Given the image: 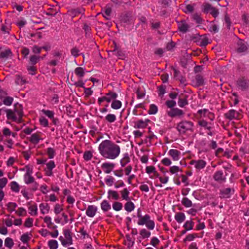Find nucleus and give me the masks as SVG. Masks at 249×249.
Returning a JSON list of instances; mask_svg holds the SVG:
<instances>
[{"instance_id": "nucleus-51", "label": "nucleus", "mask_w": 249, "mask_h": 249, "mask_svg": "<svg viewBox=\"0 0 249 249\" xmlns=\"http://www.w3.org/2000/svg\"><path fill=\"white\" fill-rule=\"evenodd\" d=\"M197 233H193L188 234L186 238L183 240L184 242H186L187 241H193L196 237H197Z\"/></svg>"}, {"instance_id": "nucleus-42", "label": "nucleus", "mask_w": 249, "mask_h": 249, "mask_svg": "<svg viewBox=\"0 0 249 249\" xmlns=\"http://www.w3.org/2000/svg\"><path fill=\"white\" fill-rule=\"evenodd\" d=\"M11 189L16 193L19 191V186L16 181H12L10 183Z\"/></svg>"}, {"instance_id": "nucleus-8", "label": "nucleus", "mask_w": 249, "mask_h": 249, "mask_svg": "<svg viewBox=\"0 0 249 249\" xmlns=\"http://www.w3.org/2000/svg\"><path fill=\"white\" fill-rule=\"evenodd\" d=\"M204 78L203 76L200 74H196L195 76V79L192 80V85L194 87H199L204 85Z\"/></svg>"}, {"instance_id": "nucleus-45", "label": "nucleus", "mask_w": 249, "mask_h": 249, "mask_svg": "<svg viewBox=\"0 0 249 249\" xmlns=\"http://www.w3.org/2000/svg\"><path fill=\"white\" fill-rule=\"evenodd\" d=\"M140 235H141L142 237L143 238V239H144V238H148L149 237L150 235H151V233L150 231H147L146 229H142L140 232Z\"/></svg>"}, {"instance_id": "nucleus-17", "label": "nucleus", "mask_w": 249, "mask_h": 249, "mask_svg": "<svg viewBox=\"0 0 249 249\" xmlns=\"http://www.w3.org/2000/svg\"><path fill=\"white\" fill-rule=\"evenodd\" d=\"M114 166L115 164L113 163L105 162L102 164L101 168L106 173L109 174L113 170Z\"/></svg>"}, {"instance_id": "nucleus-40", "label": "nucleus", "mask_w": 249, "mask_h": 249, "mask_svg": "<svg viewBox=\"0 0 249 249\" xmlns=\"http://www.w3.org/2000/svg\"><path fill=\"white\" fill-rule=\"evenodd\" d=\"M14 243L13 239L10 237H7L5 239L4 245L11 249L14 246Z\"/></svg>"}, {"instance_id": "nucleus-19", "label": "nucleus", "mask_w": 249, "mask_h": 249, "mask_svg": "<svg viewBox=\"0 0 249 249\" xmlns=\"http://www.w3.org/2000/svg\"><path fill=\"white\" fill-rule=\"evenodd\" d=\"M97 208L93 205H89L86 210V214L89 217H93L97 212Z\"/></svg>"}, {"instance_id": "nucleus-10", "label": "nucleus", "mask_w": 249, "mask_h": 249, "mask_svg": "<svg viewBox=\"0 0 249 249\" xmlns=\"http://www.w3.org/2000/svg\"><path fill=\"white\" fill-rule=\"evenodd\" d=\"M194 39H196L195 42L202 47L206 46L209 43V39L206 35L199 36L198 37H195Z\"/></svg>"}, {"instance_id": "nucleus-28", "label": "nucleus", "mask_w": 249, "mask_h": 249, "mask_svg": "<svg viewBox=\"0 0 249 249\" xmlns=\"http://www.w3.org/2000/svg\"><path fill=\"white\" fill-rule=\"evenodd\" d=\"M64 234L66 240L67 241V242H68V245H71L72 244V239L70 230H65L64 231Z\"/></svg>"}, {"instance_id": "nucleus-24", "label": "nucleus", "mask_w": 249, "mask_h": 249, "mask_svg": "<svg viewBox=\"0 0 249 249\" xmlns=\"http://www.w3.org/2000/svg\"><path fill=\"white\" fill-rule=\"evenodd\" d=\"M12 55V53L10 49L1 51L0 50V58H7L9 56Z\"/></svg>"}, {"instance_id": "nucleus-4", "label": "nucleus", "mask_w": 249, "mask_h": 249, "mask_svg": "<svg viewBox=\"0 0 249 249\" xmlns=\"http://www.w3.org/2000/svg\"><path fill=\"white\" fill-rule=\"evenodd\" d=\"M203 12L206 14L210 13L214 18L217 17L219 14L218 10L209 3L204 5Z\"/></svg>"}, {"instance_id": "nucleus-16", "label": "nucleus", "mask_w": 249, "mask_h": 249, "mask_svg": "<svg viewBox=\"0 0 249 249\" xmlns=\"http://www.w3.org/2000/svg\"><path fill=\"white\" fill-rule=\"evenodd\" d=\"M5 112L6 113L7 118L8 120H11L13 122H18V118L16 117V115L13 110L10 109H6L4 110Z\"/></svg>"}, {"instance_id": "nucleus-38", "label": "nucleus", "mask_w": 249, "mask_h": 249, "mask_svg": "<svg viewBox=\"0 0 249 249\" xmlns=\"http://www.w3.org/2000/svg\"><path fill=\"white\" fill-rule=\"evenodd\" d=\"M134 208V204L131 201H128L124 205L125 210L128 212L133 211Z\"/></svg>"}, {"instance_id": "nucleus-41", "label": "nucleus", "mask_w": 249, "mask_h": 249, "mask_svg": "<svg viewBox=\"0 0 249 249\" xmlns=\"http://www.w3.org/2000/svg\"><path fill=\"white\" fill-rule=\"evenodd\" d=\"M121 106L122 103L121 102V101L117 100L116 99L112 101L111 105V107L114 109H118L120 108H121Z\"/></svg>"}, {"instance_id": "nucleus-14", "label": "nucleus", "mask_w": 249, "mask_h": 249, "mask_svg": "<svg viewBox=\"0 0 249 249\" xmlns=\"http://www.w3.org/2000/svg\"><path fill=\"white\" fill-rule=\"evenodd\" d=\"M85 9L83 8L71 9L67 11V14L72 18L78 16L80 14H84Z\"/></svg>"}, {"instance_id": "nucleus-50", "label": "nucleus", "mask_w": 249, "mask_h": 249, "mask_svg": "<svg viewBox=\"0 0 249 249\" xmlns=\"http://www.w3.org/2000/svg\"><path fill=\"white\" fill-rule=\"evenodd\" d=\"M6 206L7 207V210L10 212L14 211L17 207V204L14 202H9Z\"/></svg>"}, {"instance_id": "nucleus-49", "label": "nucleus", "mask_w": 249, "mask_h": 249, "mask_svg": "<svg viewBox=\"0 0 249 249\" xmlns=\"http://www.w3.org/2000/svg\"><path fill=\"white\" fill-rule=\"evenodd\" d=\"M106 120L110 123H112L116 120V116L114 114H108L105 117Z\"/></svg>"}, {"instance_id": "nucleus-64", "label": "nucleus", "mask_w": 249, "mask_h": 249, "mask_svg": "<svg viewBox=\"0 0 249 249\" xmlns=\"http://www.w3.org/2000/svg\"><path fill=\"white\" fill-rule=\"evenodd\" d=\"M193 18L196 21V22L197 23H201L202 22V19L201 18L200 15L196 13L194 14L193 16Z\"/></svg>"}, {"instance_id": "nucleus-21", "label": "nucleus", "mask_w": 249, "mask_h": 249, "mask_svg": "<svg viewBox=\"0 0 249 249\" xmlns=\"http://www.w3.org/2000/svg\"><path fill=\"white\" fill-rule=\"evenodd\" d=\"M125 237L126 240L124 241V244L127 245L128 248L130 249L133 246L135 238L131 237L129 234H126Z\"/></svg>"}, {"instance_id": "nucleus-7", "label": "nucleus", "mask_w": 249, "mask_h": 249, "mask_svg": "<svg viewBox=\"0 0 249 249\" xmlns=\"http://www.w3.org/2000/svg\"><path fill=\"white\" fill-rule=\"evenodd\" d=\"M227 176V172L224 174L222 171H217L213 175V179L219 182H224L226 181V176Z\"/></svg>"}, {"instance_id": "nucleus-60", "label": "nucleus", "mask_w": 249, "mask_h": 249, "mask_svg": "<svg viewBox=\"0 0 249 249\" xmlns=\"http://www.w3.org/2000/svg\"><path fill=\"white\" fill-rule=\"evenodd\" d=\"M63 210V206L59 204H56L54 208V212L55 214H59Z\"/></svg>"}, {"instance_id": "nucleus-33", "label": "nucleus", "mask_w": 249, "mask_h": 249, "mask_svg": "<svg viewBox=\"0 0 249 249\" xmlns=\"http://www.w3.org/2000/svg\"><path fill=\"white\" fill-rule=\"evenodd\" d=\"M187 98V96H185L183 98H182L180 96L179 97L178 104L180 107H183L185 106L188 105V103Z\"/></svg>"}, {"instance_id": "nucleus-39", "label": "nucleus", "mask_w": 249, "mask_h": 249, "mask_svg": "<svg viewBox=\"0 0 249 249\" xmlns=\"http://www.w3.org/2000/svg\"><path fill=\"white\" fill-rule=\"evenodd\" d=\"M181 203L185 207H191L193 205L192 202L187 197H183Z\"/></svg>"}, {"instance_id": "nucleus-12", "label": "nucleus", "mask_w": 249, "mask_h": 249, "mask_svg": "<svg viewBox=\"0 0 249 249\" xmlns=\"http://www.w3.org/2000/svg\"><path fill=\"white\" fill-rule=\"evenodd\" d=\"M191 165H195V167L197 170L203 169L206 165V162L203 160H192L190 162Z\"/></svg>"}, {"instance_id": "nucleus-35", "label": "nucleus", "mask_w": 249, "mask_h": 249, "mask_svg": "<svg viewBox=\"0 0 249 249\" xmlns=\"http://www.w3.org/2000/svg\"><path fill=\"white\" fill-rule=\"evenodd\" d=\"M101 209L104 212H107L111 209L110 205L107 200H104L101 204Z\"/></svg>"}, {"instance_id": "nucleus-54", "label": "nucleus", "mask_w": 249, "mask_h": 249, "mask_svg": "<svg viewBox=\"0 0 249 249\" xmlns=\"http://www.w3.org/2000/svg\"><path fill=\"white\" fill-rule=\"evenodd\" d=\"M92 157V152L90 151H86L85 152L83 158L85 160L88 161L91 159Z\"/></svg>"}, {"instance_id": "nucleus-3", "label": "nucleus", "mask_w": 249, "mask_h": 249, "mask_svg": "<svg viewBox=\"0 0 249 249\" xmlns=\"http://www.w3.org/2000/svg\"><path fill=\"white\" fill-rule=\"evenodd\" d=\"M139 225H145L148 229L152 230L155 228V222L150 219V216L148 214L142 216L138 221Z\"/></svg>"}, {"instance_id": "nucleus-58", "label": "nucleus", "mask_w": 249, "mask_h": 249, "mask_svg": "<svg viewBox=\"0 0 249 249\" xmlns=\"http://www.w3.org/2000/svg\"><path fill=\"white\" fill-rule=\"evenodd\" d=\"M209 112L207 109H200L197 111V114L200 115V117H207V114Z\"/></svg>"}, {"instance_id": "nucleus-1", "label": "nucleus", "mask_w": 249, "mask_h": 249, "mask_svg": "<svg viewBox=\"0 0 249 249\" xmlns=\"http://www.w3.org/2000/svg\"><path fill=\"white\" fill-rule=\"evenodd\" d=\"M98 148L100 154L104 158L112 160L117 158L121 152L119 145L109 140L102 141Z\"/></svg>"}, {"instance_id": "nucleus-26", "label": "nucleus", "mask_w": 249, "mask_h": 249, "mask_svg": "<svg viewBox=\"0 0 249 249\" xmlns=\"http://www.w3.org/2000/svg\"><path fill=\"white\" fill-rule=\"evenodd\" d=\"M231 189L230 188H227L220 190L221 197L222 198H229L230 197V194Z\"/></svg>"}, {"instance_id": "nucleus-46", "label": "nucleus", "mask_w": 249, "mask_h": 249, "mask_svg": "<svg viewBox=\"0 0 249 249\" xmlns=\"http://www.w3.org/2000/svg\"><path fill=\"white\" fill-rule=\"evenodd\" d=\"M158 111V107L154 104H151L150 105L149 109L148 111V113L149 114H155Z\"/></svg>"}, {"instance_id": "nucleus-11", "label": "nucleus", "mask_w": 249, "mask_h": 249, "mask_svg": "<svg viewBox=\"0 0 249 249\" xmlns=\"http://www.w3.org/2000/svg\"><path fill=\"white\" fill-rule=\"evenodd\" d=\"M249 80L244 77L239 78L237 81L238 86L242 90L247 89L249 86Z\"/></svg>"}, {"instance_id": "nucleus-44", "label": "nucleus", "mask_w": 249, "mask_h": 249, "mask_svg": "<svg viewBox=\"0 0 249 249\" xmlns=\"http://www.w3.org/2000/svg\"><path fill=\"white\" fill-rule=\"evenodd\" d=\"M13 98L10 97V96H7L5 97H4V99L3 100V103L6 106H9L12 105L13 102Z\"/></svg>"}, {"instance_id": "nucleus-20", "label": "nucleus", "mask_w": 249, "mask_h": 249, "mask_svg": "<svg viewBox=\"0 0 249 249\" xmlns=\"http://www.w3.org/2000/svg\"><path fill=\"white\" fill-rule=\"evenodd\" d=\"M168 154L174 160H179L180 152L176 149H171L169 150Z\"/></svg>"}, {"instance_id": "nucleus-52", "label": "nucleus", "mask_w": 249, "mask_h": 249, "mask_svg": "<svg viewBox=\"0 0 249 249\" xmlns=\"http://www.w3.org/2000/svg\"><path fill=\"white\" fill-rule=\"evenodd\" d=\"M15 82L17 85H22L26 82L25 80L19 75H17Z\"/></svg>"}, {"instance_id": "nucleus-63", "label": "nucleus", "mask_w": 249, "mask_h": 249, "mask_svg": "<svg viewBox=\"0 0 249 249\" xmlns=\"http://www.w3.org/2000/svg\"><path fill=\"white\" fill-rule=\"evenodd\" d=\"M165 105L171 109L174 108V107L176 105V102L174 100H167L165 102Z\"/></svg>"}, {"instance_id": "nucleus-55", "label": "nucleus", "mask_w": 249, "mask_h": 249, "mask_svg": "<svg viewBox=\"0 0 249 249\" xmlns=\"http://www.w3.org/2000/svg\"><path fill=\"white\" fill-rule=\"evenodd\" d=\"M55 150L52 147H49L47 150V155L50 159H53L55 155Z\"/></svg>"}, {"instance_id": "nucleus-59", "label": "nucleus", "mask_w": 249, "mask_h": 249, "mask_svg": "<svg viewBox=\"0 0 249 249\" xmlns=\"http://www.w3.org/2000/svg\"><path fill=\"white\" fill-rule=\"evenodd\" d=\"M33 219L32 218L29 217L26 219L24 224V226L25 227L27 228H30L33 226Z\"/></svg>"}, {"instance_id": "nucleus-57", "label": "nucleus", "mask_w": 249, "mask_h": 249, "mask_svg": "<svg viewBox=\"0 0 249 249\" xmlns=\"http://www.w3.org/2000/svg\"><path fill=\"white\" fill-rule=\"evenodd\" d=\"M16 213L20 216H25L26 215V211L24 208L20 207L16 211Z\"/></svg>"}, {"instance_id": "nucleus-25", "label": "nucleus", "mask_w": 249, "mask_h": 249, "mask_svg": "<svg viewBox=\"0 0 249 249\" xmlns=\"http://www.w3.org/2000/svg\"><path fill=\"white\" fill-rule=\"evenodd\" d=\"M175 219L178 223H181L185 220V215L184 213L178 212L176 213Z\"/></svg>"}, {"instance_id": "nucleus-48", "label": "nucleus", "mask_w": 249, "mask_h": 249, "mask_svg": "<svg viewBox=\"0 0 249 249\" xmlns=\"http://www.w3.org/2000/svg\"><path fill=\"white\" fill-rule=\"evenodd\" d=\"M130 158L127 154H126L124 157L121 160V164L122 167H124L128 163L130 162Z\"/></svg>"}, {"instance_id": "nucleus-36", "label": "nucleus", "mask_w": 249, "mask_h": 249, "mask_svg": "<svg viewBox=\"0 0 249 249\" xmlns=\"http://www.w3.org/2000/svg\"><path fill=\"white\" fill-rule=\"evenodd\" d=\"M121 194L122 195V198L125 200H129V192L127 188H124L123 190L120 191Z\"/></svg>"}, {"instance_id": "nucleus-15", "label": "nucleus", "mask_w": 249, "mask_h": 249, "mask_svg": "<svg viewBox=\"0 0 249 249\" xmlns=\"http://www.w3.org/2000/svg\"><path fill=\"white\" fill-rule=\"evenodd\" d=\"M150 122L149 119H145L144 121L139 120L134 122V127L135 128H144L148 125V123Z\"/></svg>"}, {"instance_id": "nucleus-37", "label": "nucleus", "mask_w": 249, "mask_h": 249, "mask_svg": "<svg viewBox=\"0 0 249 249\" xmlns=\"http://www.w3.org/2000/svg\"><path fill=\"white\" fill-rule=\"evenodd\" d=\"M74 72L75 74L80 78L83 77L85 74L84 69L80 67L76 68L74 70Z\"/></svg>"}, {"instance_id": "nucleus-23", "label": "nucleus", "mask_w": 249, "mask_h": 249, "mask_svg": "<svg viewBox=\"0 0 249 249\" xmlns=\"http://www.w3.org/2000/svg\"><path fill=\"white\" fill-rule=\"evenodd\" d=\"M248 48L246 44L242 40H240L238 43V47L236 49L238 53H241L246 52Z\"/></svg>"}, {"instance_id": "nucleus-18", "label": "nucleus", "mask_w": 249, "mask_h": 249, "mask_svg": "<svg viewBox=\"0 0 249 249\" xmlns=\"http://www.w3.org/2000/svg\"><path fill=\"white\" fill-rule=\"evenodd\" d=\"M178 29L180 32L183 33H185L187 32L189 26L185 20H182L180 22H178Z\"/></svg>"}, {"instance_id": "nucleus-31", "label": "nucleus", "mask_w": 249, "mask_h": 249, "mask_svg": "<svg viewBox=\"0 0 249 249\" xmlns=\"http://www.w3.org/2000/svg\"><path fill=\"white\" fill-rule=\"evenodd\" d=\"M30 204L31 202H29L28 203V205H29L28 209L30 211V212L29 213L30 214H31L32 215H36L37 214V211L36 205V204L33 205Z\"/></svg>"}, {"instance_id": "nucleus-30", "label": "nucleus", "mask_w": 249, "mask_h": 249, "mask_svg": "<svg viewBox=\"0 0 249 249\" xmlns=\"http://www.w3.org/2000/svg\"><path fill=\"white\" fill-rule=\"evenodd\" d=\"M44 222L47 224V227L49 228L55 229L57 228L56 226L53 225V223L52 222L51 217L50 216H45L44 218Z\"/></svg>"}, {"instance_id": "nucleus-22", "label": "nucleus", "mask_w": 249, "mask_h": 249, "mask_svg": "<svg viewBox=\"0 0 249 249\" xmlns=\"http://www.w3.org/2000/svg\"><path fill=\"white\" fill-rule=\"evenodd\" d=\"M40 139L39 133H36L32 134L29 140L31 143L36 144L39 142Z\"/></svg>"}, {"instance_id": "nucleus-43", "label": "nucleus", "mask_w": 249, "mask_h": 249, "mask_svg": "<svg viewBox=\"0 0 249 249\" xmlns=\"http://www.w3.org/2000/svg\"><path fill=\"white\" fill-rule=\"evenodd\" d=\"M108 194V197L111 196V197L115 200H118L119 198V194L116 191L109 190Z\"/></svg>"}, {"instance_id": "nucleus-62", "label": "nucleus", "mask_w": 249, "mask_h": 249, "mask_svg": "<svg viewBox=\"0 0 249 249\" xmlns=\"http://www.w3.org/2000/svg\"><path fill=\"white\" fill-rule=\"evenodd\" d=\"M42 112L49 118L52 119L53 117L54 113L53 111L43 109Z\"/></svg>"}, {"instance_id": "nucleus-9", "label": "nucleus", "mask_w": 249, "mask_h": 249, "mask_svg": "<svg viewBox=\"0 0 249 249\" xmlns=\"http://www.w3.org/2000/svg\"><path fill=\"white\" fill-rule=\"evenodd\" d=\"M240 116V114L234 109H231L228 112L224 114L225 117L230 120L239 119Z\"/></svg>"}, {"instance_id": "nucleus-2", "label": "nucleus", "mask_w": 249, "mask_h": 249, "mask_svg": "<svg viewBox=\"0 0 249 249\" xmlns=\"http://www.w3.org/2000/svg\"><path fill=\"white\" fill-rule=\"evenodd\" d=\"M193 127L194 124L191 121H183L178 124L177 129L180 134H184L188 131L193 132Z\"/></svg>"}, {"instance_id": "nucleus-61", "label": "nucleus", "mask_w": 249, "mask_h": 249, "mask_svg": "<svg viewBox=\"0 0 249 249\" xmlns=\"http://www.w3.org/2000/svg\"><path fill=\"white\" fill-rule=\"evenodd\" d=\"M11 30V27L10 26H7L5 24H2L1 27V31L4 34H9V32Z\"/></svg>"}, {"instance_id": "nucleus-32", "label": "nucleus", "mask_w": 249, "mask_h": 249, "mask_svg": "<svg viewBox=\"0 0 249 249\" xmlns=\"http://www.w3.org/2000/svg\"><path fill=\"white\" fill-rule=\"evenodd\" d=\"M195 223L193 222V219L191 218L190 220H188L185 222L183 225V228L186 230H191L193 229Z\"/></svg>"}, {"instance_id": "nucleus-34", "label": "nucleus", "mask_w": 249, "mask_h": 249, "mask_svg": "<svg viewBox=\"0 0 249 249\" xmlns=\"http://www.w3.org/2000/svg\"><path fill=\"white\" fill-rule=\"evenodd\" d=\"M41 212L42 214L48 213L50 210V207L48 203H41L39 205Z\"/></svg>"}, {"instance_id": "nucleus-56", "label": "nucleus", "mask_w": 249, "mask_h": 249, "mask_svg": "<svg viewBox=\"0 0 249 249\" xmlns=\"http://www.w3.org/2000/svg\"><path fill=\"white\" fill-rule=\"evenodd\" d=\"M40 59V56H37L35 55H33L30 56V62L31 64L35 65L37 63Z\"/></svg>"}, {"instance_id": "nucleus-5", "label": "nucleus", "mask_w": 249, "mask_h": 249, "mask_svg": "<svg viewBox=\"0 0 249 249\" xmlns=\"http://www.w3.org/2000/svg\"><path fill=\"white\" fill-rule=\"evenodd\" d=\"M167 114L171 118L180 117L184 114V112L178 108H172L167 111Z\"/></svg>"}, {"instance_id": "nucleus-29", "label": "nucleus", "mask_w": 249, "mask_h": 249, "mask_svg": "<svg viewBox=\"0 0 249 249\" xmlns=\"http://www.w3.org/2000/svg\"><path fill=\"white\" fill-rule=\"evenodd\" d=\"M133 16L130 13H127L124 14L121 20L124 23H128L132 20Z\"/></svg>"}, {"instance_id": "nucleus-6", "label": "nucleus", "mask_w": 249, "mask_h": 249, "mask_svg": "<svg viewBox=\"0 0 249 249\" xmlns=\"http://www.w3.org/2000/svg\"><path fill=\"white\" fill-rule=\"evenodd\" d=\"M15 114L18 116V123H20L22 121V117L23 116V108L21 105L18 103L14 105V110Z\"/></svg>"}, {"instance_id": "nucleus-27", "label": "nucleus", "mask_w": 249, "mask_h": 249, "mask_svg": "<svg viewBox=\"0 0 249 249\" xmlns=\"http://www.w3.org/2000/svg\"><path fill=\"white\" fill-rule=\"evenodd\" d=\"M105 96L106 97V98L107 99V100H107V103H109L111 102V100H114L115 99H116L117 97V94L115 92H113L111 91H109L108 92V93H106L105 94Z\"/></svg>"}, {"instance_id": "nucleus-13", "label": "nucleus", "mask_w": 249, "mask_h": 249, "mask_svg": "<svg viewBox=\"0 0 249 249\" xmlns=\"http://www.w3.org/2000/svg\"><path fill=\"white\" fill-rule=\"evenodd\" d=\"M198 124L208 130L207 133L208 135L212 136L213 135L212 132V127L211 126V123H209L204 120H201L198 121Z\"/></svg>"}, {"instance_id": "nucleus-53", "label": "nucleus", "mask_w": 249, "mask_h": 249, "mask_svg": "<svg viewBox=\"0 0 249 249\" xmlns=\"http://www.w3.org/2000/svg\"><path fill=\"white\" fill-rule=\"evenodd\" d=\"M112 207L114 210L119 211L122 210L123 208V205L121 202H115L113 203Z\"/></svg>"}, {"instance_id": "nucleus-47", "label": "nucleus", "mask_w": 249, "mask_h": 249, "mask_svg": "<svg viewBox=\"0 0 249 249\" xmlns=\"http://www.w3.org/2000/svg\"><path fill=\"white\" fill-rule=\"evenodd\" d=\"M48 246L50 249H56L58 248V243L57 241L51 240L48 242Z\"/></svg>"}]
</instances>
